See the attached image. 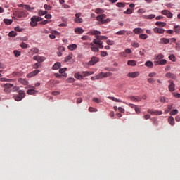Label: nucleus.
<instances>
[{"mask_svg":"<svg viewBox=\"0 0 180 180\" xmlns=\"http://www.w3.org/2000/svg\"><path fill=\"white\" fill-rule=\"evenodd\" d=\"M93 102H96V103H101V102H102V101H101L99 98H93Z\"/></svg>","mask_w":180,"mask_h":180,"instance_id":"nucleus-56","label":"nucleus"},{"mask_svg":"<svg viewBox=\"0 0 180 180\" xmlns=\"http://www.w3.org/2000/svg\"><path fill=\"white\" fill-rule=\"evenodd\" d=\"M75 33L77 34H82V33H84V29L77 27L75 30Z\"/></svg>","mask_w":180,"mask_h":180,"instance_id":"nucleus-25","label":"nucleus"},{"mask_svg":"<svg viewBox=\"0 0 180 180\" xmlns=\"http://www.w3.org/2000/svg\"><path fill=\"white\" fill-rule=\"evenodd\" d=\"M13 19H22V18H26L27 16V13L26 11H16L13 12Z\"/></svg>","mask_w":180,"mask_h":180,"instance_id":"nucleus-2","label":"nucleus"},{"mask_svg":"<svg viewBox=\"0 0 180 180\" xmlns=\"http://www.w3.org/2000/svg\"><path fill=\"white\" fill-rule=\"evenodd\" d=\"M65 71H67V68H60L59 70L60 74H63V77H67V73H65Z\"/></svg>","mask_w":180,"mask_h":180,"instance_id":"nucleus-23","label":"nucleus"},{"mask_svg":"<svg viewBox=\"0 0 180 180\" xmlns=\"http://www.w3.org/2000/svg\"><path fill=\"white\" fill-rule=\"evenodd\" d=\"M59 68H61V63H60V62L56 63L52 66V70H58Z\"/></svg>","mask_w":180,"mask_h":180,"instance_id":"nucleus-20","label":"nucleus"},{"mask_svg":"<svg viewBox=\"0 0 180 180\" xmlns=\"http://www.w3.org/2000/svg\"><path fill=\"white\" fill-rule=\"evenodd\" d=\"M175 33H180V26L179 25H174V26Z\"/></svg>","mask_w":180,"mask_h":180,"instance_id":"nucleus-41","label":"nucleus"},{"mask_svg":"<svg viewBox=\"0 0 180 180\" xmlns=\"http://www.w3.org/2000/svg\"><path fill=\"white\" fill-rule=\"evenodd\" d=\"M116 6H117V8H124L126 5L124 3L118 2L116 4Z\"/></svg>","mask_w":180,"mask_h":180,"instance_id":"nucleus-43","label":"nucleus"},{"mask_svg":"<svg viewBox=\"0 0 180 180\" xmlns=\"http://www.w3.org/2000/svg\"><path fill=\"white\" fill-rule=\"evenodd\" d=\"M103 72H101L99 75H96V79H102V78H103Z\"/></svg>","mask_w":180,"mask_h":180,"instance_id":"nucleus-53","label":"nucleus"},{"mask_svg":"<svg viewBox=\"0 0 180 180\" xmlns=\"http://www.w3.org/2000/svg\"><path fill=\"white\" fill-rule=\"evenodd\" d=\"M124 15H131L133 13V11L130 8L127 9L125 11H124Z\"/></svg>","mask_w":180,"mask_h":180,"instance_id":"nucleus-44","label":"nucleus"},{"mask_svg":"<svg viewBox=\"0 0 180 180\" xmlns=\"http://www.w3.org/2000/svg\"><path fill=\"white\" fill-rule=\"evenodd\" d=\"M19 90V86H14L11 89V92H18V91Z\"/></svg>","mask_w":180,"mask_h":180,"instance_id":"nucleus-60","label":"nucleus"},{"mask_svg":"<svg viewBox=\"0 0 180 180\" xmlns=\"http://www.w3.org/2000/svg\"><path fill=\"white\" fill-rule=\"evenodd\" d=\"M20 82L21 83V84H22L23 85H27L28 84H29V82H27L26 79H21L20 80Z\"/></svg>","mask_w":180,"mask_h":180,"instance_id":"nucleus-49","label":"nucleus"},{"mask_svg":"<svg viewBox=\"0 0 180 180\" xmlns=\"http://www.w3.org/2000/svg\"><path fill=\"white\" fill-rule=\"evenodd\" d=\"M33 60L37 61L39 63H43V61L46 60V58H44V56H35L33 57Z\"/></svg>","mask_w":180,"mask_h":180,"instance_id":"nucleus-7","label":"nucleus"},{"mask_svg":"<svg viewBox=\"0 0 180 180\" xmlns=\"http://www.w3.org/2000/svg\"><path fill=\"white\" fill-rule=\"evenodd\" d=\"M169 84V92H174L175 91V84H174V81L172 80H169L168 81Z\"/></svg>","mask_w":180,"mask_h":180,"instance_id":"nucleus-11","label":"nucleus"},{"mask_svg":"<svg viewBox=\"0 0 180 180\" xmlns=\"http://www.w3.org/2000/svg\"><path fill=\"white\" fill-rule=\"evenodd\" d=\"M145 65L149 68H153V67H154V63H153L151 60H148L145 63Z\"/></svg>","mask_w":180,"mask_h":180,"instance_id":"nucleus-21","label":"nucleus"},{"mask_svg":"<svg viewBox=\"0 0 180 180\" xmlns=\"http://www.w3.org/2000/svg\"><path fill=\"white\" fill-rule=\"evenodd\" d=\"M87 34H91V36H95L96 37V36H99L98 34H101V32L98 31V30H90L89 32H87Z\"/></svg>","mask_w":180,"mask_h":180,"instance_id":"nucleus-14","label":"nucleus"},{"mask_svg":"<svg viewBox=\"0 0 180 180\" xmlns=\"http://www.w3.org/2000/svg\"><path fill=\"white\" fill-rule=\"evenodd\" d=\"M89 112H98V109L94 108L93 107H89Z\"/></svg>","mask_w":180,"mask_h":180,"instance_id":"nucleus-59","label":"nucleus"},{"mask_svg":"<svg viewBox=\"0 0 180 180\" xmlns=\"http://www.w3.org/2000/svg\"><path fill=\"white\" fill-rule=\"evenodd\" d=\"M12 22H13V20H11V19H4V22L8 25H12Z\"/></svg>","mask_w":180,"mask_h":180,"instance_id":"nucleus-35","label":"nucleus"},{"mask_svg":"<svg viewBox=\"0 0 180 180\" xmlns=\"http://www.w3.org/2000/svg\"><path fill=\"white\" fill-rule=\"evenodd\" d=\"M29 88H32L31 89H28L27 91V94L28 95H36V94H37V91H36V87L33 86H29Z\"/></svg>","mask_w":180,"mask_h":180,"instance_id":"nucleus-5","label":"nucleus"},{"mask_svg":"<svg viewBox=\"0 0 180 180\" xmlns=\"http://www.w3.org/2000/svg\"><path fill=\"white\" fill-rule=\"evenodd\" d=\"M103 78H108V77H110L112 75V73L110 72H107L105 73L103 72Z\"/></svg>","mask_w":180,"mask_h":180,"instance_id":"nucleus-40","label":"nucleus"},{"mask_svg":"<svg viewBox=\"0 0 180 180\" xmlns=\"http://www.w3.org/2000/svg\"><path fill=\"white\" fill-rule=\"evenodd\" d=\"M137 62H136L135 60H128L127 62V65H131V67H134L135 65H136Z\"/></svg>","mask_w":180,"mask_h":180,"instance_id":"nucleus-30","label":"nucleus"},{"mask_svg":"<svg viewBox=\"0 0 180 180\" xmlns=\"http://www.w3.org/2000/svg\"><path fill=\"white\" fill-rule=\"evenodd\" d=\"M160 65H165L167 64V60L165 59H162L160 60Z\"/></svg>","mask_w":180,"mask_h":180,"instance_id":"nucleus-61","label":"nucleus"},{"mask_svg":"<svg viewBox=\"0 0 180 180\" xmlns=\"http://www.w3.org/2000/svg\"><path fill=\"white\" fill-rule=\"evenodd\" d=\"M144 19H154L155 18V15L150 14L149 15H143Z\"/></svg>","mask_w":180,"mask_h":180,"instance_id":"nucleus-38","label":"nucleus"},{"mask_svg":"<svg viewBox=\"0 0 180 180\" xmlns=\"http://www.w3.org/2000/svg\"><path fill=\"white\" fill-rule=\"evenodd\" d=\"M15 32H23L25 30L23 28H20V27H15Z\"/></svg>","mask_w":180,"mask_h":180,"instance_id":"nucleus-58","label":"nucleus"},{"mask_svg":"<svg viewBox=\"0 0 180 180\" xmlns=\"http://www.w3.org/2000/svg\"><path fill=\"white\" fill-rule=\"evenodd\" d=\"M134 33H135V34H140V33H143V29L141 28H135L133 30Z\"/></svg>","mask_w":180,"mask_h":180,"instance_id":"nucleus-27","label":"nucleus"},{"mask_svg":"<svg viewBox=\"0 0 180 180\" xmlns=\"http://www.w3.org/2000/svg\"><path fill=\"white\" fill-rule=\"evenodd\" d=\"M58 34V32L55 31L54 32H53L52 34H49V37L50 39H56V35Z\"/></svg>","mask_w":180,"mask_h":180,"instance_id":"nucleus-39","label":"nucleus"},{"mask_svg":"<svg viewBox=\"0 0 180 180\" xmlns=\"http://www.w3.org/2000/svg\"><path fill=\"white\" fill-rule=\"evenodd\" d=\"M153 32L155 33H158L159 34H164L165 30H164L162 28L155 27L153 29Z\"/></svg>","mask_w":180,"mask_h":180,"instance_id":"nucleus-16","label":"nucleus"},{"mask_svg":"<svg viewBox=\"0 0 180 180\" xmlns=\"http://www.w3.org/2000/svg\"><path fill=\"white\" fill-rule=\"evenodd\" d=\"M40 73V70H35L32 72H31L30 73L27 75V78H32V77H36V75H37V74Z\"/></svg>","mask_w":180,"mask_h":180,"instance_id":"nucleus-8","label":"nucleus"},{"mask_svg":"<svg viewBox=\"0 0 180 180\" xmlns=\"http://www.w3.org/2000/svg\"><path fill=\"white\" fill-rule=\"evenodd\" d=\"M162 58H164V55L162 54H159L156 56V60H161Z\"/></svg>","mask_w":180,"mask_h":180,"instance_id":"nucleus-54","label":"nucleus"},{"mask_svg":"<svg viewBox=\"0 0 180 180\" xmlns=\"http://www.w3.org/2000/svg\"><path fill=\"white\" fill-rule=\"evenodd\" d=\"M44 9H46V11H51V6H49L47 4H45L44 6Z\"/></svg>","mask_w":180,"mask_h":180,"instance_id":"nucleus-62","label":"nucleus"},{"mask_svg":"<svg viewBox=\"0 0 180 180\" xmlns=\"http://www.w3.org/2000/svg\"><path fill=\"white\" fill-rule=\"evenodd\" d=\"M148 38V35L146 34H141L139 35V39H141V40H146Z\"/></svg>","mask_w":180,"mask_h":180,"instance_id":"nucleus-34","label":"nucleus"},{"mask_svg":"<svg viewBox=\"0 0 180 180\" xmlns=\"http://www.w3.org/2000/svg\"><path fill=\"white\" fill-rule=\"evenodd\" d=\"M174 115H178V110L175 109L170 112L171 116H174Z\"/></svg>","mask_w":180,"mask_h":180,"instance_id":"nucleus-50","label":"nucleus"},{"mask_svg":"<svg viewBox=\"0 0 180 180\" xmlns=\"http://www.w3.org/2000/svg\"><path fill=\"white\" fill-rule=\"evenodd\" d=\"M24 6L27 11H29V12H32V11L34 9V7L31 8L29 5H25Z\"/></svg>","mask_w":180,"mask_h":180,"instance_id":"nucleus-47","label":"nucleus"},{"mask_svg":"<svg viewBox=\"0 0 180 180\" xmlns=\"http://www.w3.org/2000/svg\"><path fill=\"white\" fill-rule=\"evenodd\" d=\"M166 78H171L172 79H176V75L172 72H167L165 74Z\"/></svg>","mask_w":180,"mask_h":180,"instance_id":"nucleus-17","label":"nucleus"},{"mask_svg":"<svg viewBox=\"0 0 180 180\" xmlns=\"http://www.w3.org/2000/svg\"><path fill=\"white\" fill-rule=\"evenodd\" d=\"M169 60H171V61H173V63H175L176 60H175V56L174 55H170L169 56Z\"/></svg>","mask_w":180,"mask_h":180,"instance_id":"nucleus-57","label":"nucleus"},{"mask_svg":"<svg viewBox=\"0 0 180 180\" xmlns=\"http://www.w3.org/2000/svg\"><path fill=\"white\" fill-rule=\"evenodd\" d=\"M26 96V93H25V91L23 90H19L18 91V94H15L13 96V98L15 101L17 102H20V101H22L23 98Z\"/></svg>","mask_w":180,"mask_h":180,"instance_id":"nucleus-3","label":"nucleus"},{"mask_svg":"<svg viewBox=\"0 0 180 180\" xmlns=\"http://www.w3.org/2000/svg\"><path fill=\"white\" fill-rule=\"evenodd\" d=\"M161 13H162V15H164L165 16H167V18H172V16H174L172 13H171V11H169L168 10H162L161 11Z\"/></svg>","mask_w":180,"mask_h":180,"instance_id":"nucleus-6","label":"nucleus"},{"mask_svg":"<svg viewBox=\"0 0 180 180\" xmlns=\"http://www.w3.org/2000/svg\"><path fill=\"white\" fill-rule=\"evenodd\" d=\"M107 44H108V46H113V44H115V41L108 39L107 40Z\"/></svg>","mask_w":180,"mask_h":180,"instance_id":"nucleus-63","label":"nucleus"},{"mask_svg":"<svg viewBox=\"0 0 180 180\" xmlns=\"http://www.w3.org/2000/svg\"><path fill=\"white\" fill-rule=\"evenodd\" d=\"M4 91L6 94H11V92H12V90L11 89V88H13V84H9V83H6L5 84H4Z\"/></svg>","mask_w":180,"mask_h":180,"instance_id":"nucleus-4","label":"nucleus"},{"mask_svg":"<svg viewBox=\"0 0 180 180\" xmlns=\"http://www.w3.org/2000/svg\"><path fill=\"white\" fill-rule=\"evenodd\" d=\"M140 75V72H129L127 75V77L129 78H136Z\"/></svg>","mask_w":180,"mask_h":180,"instance_id":"nucleus-12","label":"nucleus"},{"mask_svg":"<svg viewBox=\"0 0 180 180\" xmlns=\"http://www.w3.org/2000/svg\"><path fill=\"white\" fill-rule=\"evenodd\" d=\"M0 81H1L2 82H11V81H12V79L2 77L0 79Z\"/></svg>","mask_w":180,"mask_h":180,"instance_id":"nucleus-48","label":"nucleus"},{"mask_svg":"<svg viewBox=\"0 0 180 180\" xmlns=\"http://www.w3.org/2000/svg\"><path fill=\"white\" fill-rule=\"evenodd\" d=\"M91 51H94V53H98V51H99V48H98L96 46H91Z\"/></svg>","mask_w":180,"mask_h":180,"instance_id":"nucleus-46","label":"nucleus"},{"mask_svg":"<svg viewBox=\"0 0 180 180\" xmlns=\"http://www.w3.org/2000/svg\"><path fill=\"white\" fill-rule=\"evenodd\" d=\"M31 51H32V53H35V54H37V53H39V49L37 48H33Z\"/></svg>","mask_w":180,"mask_h":180,"instance_id":"nucleus-64","label":"nucleus"},{"mask_svg":"<svg viewBox=\"0 0 180 180\" xmlns=\"http://www.w3.org/2000/svg\"><path fill=\"white\" fill-rule=\"evenodd\" d=\"M20 47L22 49H27V44L26 43H25V42H22L20 44Z\"/></svg>","mask_w":180,"mask_h":180,"instance_id":"nucleus-55","label":"nucleus"},{"mask_svg":"<svg viewBox=\"0 0 180 180\" xmlns=\"http://www.w3.org/2000/svg\"><path fill=\"white\" fill-rule=\"evenodd\" d=\"M22 53L20 51L18 50H14L13 51V54L15 57H19Z\"/></svg>","mask_w":180,"mask_h":180,"instance_id":"nucleus-42","label":"nucleus"},{"mask_svg":"<svg viewBox=\"0 0 180 180\" xmlns=\"http://www.w3.org/2000/svg\"><path fill=\"white\" fill-rule=\"evenodd\" d=\"M96 19L98 22H101V25L102 21L105 20L104 19H106V15L105 14L99 15L97 16Z\"/></svg>","mask_w":180,"mask_h":180,"instance_id":"nucleus-18","label":"nucleus"},{"mask_svg":"<svg viewBox=\"0 0 180 180\" xmlns=\"http://www.w3.org/2000/svg\"><path fill=\"white\" fill-rule=\"evenodd\" d=\"M156 26H159L160 27H165L166 26L167 23L164 22H155Z\"/></svg>","mask_w":180,"mask_h":180,"instance_id":"nucleus-28","label":"nucleus"},{"mask_svg":"<svg viewBox=\"0 0 180 180\" xmlns=\"http://www.w3.org/2000/svg\"><path fill=\"white\" fill-rule=\"evenodd\" d=\"M72 58V53H70L65 58V63H68V61H70V60H71Z\"/></svg>","mask_w":180,"mask_h":180,"instance_id":"nucleus-36","label":"nucleus"},{"mask_svg":"<svg viewBox=\"0 0 180 180\" xmlns=\"http://www.w3.org/2000/svg\"><path fill=\"white\" fill-rule=\"evenodd\" d=\"M148 113H150V115H155L156 116H160L162 115V111H158V110L153 111L152 110H148Z\"/></svg>","mask_w":180,"mask_h":180,"instance_id":"nucleus-15","label":"nucleus"},{"mask_svg":"<svg viewBox=\"0 0 180 180\" xmlns=\"http://www.w3.org/2000/svg\"><path fill=\"white\" fill-rule=\"evenodd\" d=\"M75 78H76V79H84V76L79 73H75Z\"/></svg>","mask_w":180,"mask_h":180,"instance_id":"nucleus-29","label":"nucleus"},{"mask_svg":"<svg viewBox=\"0 0 180 180\" xmlns=\"http://www.w3.org/2000/svg\"><path fill=\"white\" fill-rule=\"evenodd\" d=\"M68 49H69V50L72 51H74V50H75L77 49V44H73L69 45L68 46Z\"/></svg>","mask_w":180,"mask_h":180,"instance_id":"nucleus-31","label":"nucleus"},{"mask_svg":"<svg viewBox=\"0 0 180 180\" xmlns=\"http://www.w3.org/2000/svg\"><path fill=\"white\" fill-rule=\"evenodd\" d=\"M130 100L132 101L133 102H141V97L136 96H131L129 97Z\"/></svg>","mask_w":180,"mask_h":180,"instance_id":"nucleus-13","label":"nucleus"},{"mask_svg":"<svg viewBox=\"0 0 180 180\" xmlns=\"http://www.w3.org/2000/svg\"><path fill=\"white\" fill-rule=\"evenodd\" d=\"M102 40H108V37L106 36H96V39L93 40L94 44H96L99 46V49H103V45Z\"/></svg>","mask_w":180,"mask_h":180,"instance_id":"nucleus-1","label":"nucleus"},{"mask_svg":"<svg viewBox=\"0 0 180 180\" xmlns=\"http://www.w3.org/2000/svg\"><path fill=\"white\" fill-rule=\"evenodd\" d=\"M82 40H84V41L91 40V37H89L88 35H84L82 37Z\"/></svg>","mask_w":180,"mask_h":180,"instance_id":"nucleus-51","label":"nucleus"},{"mask_svg":"<svg viewBox=\"0 0 180 180\" xmlns=\"http://www.w3.org/2000/svg\"><path fill=\"white\" fill-rule=\"evenodd\" d=\"M108 99H110L111 101H113L114 102H118V103L122 102V100L116 98L115 97H112V96L108 97Z\"/></svg>","mask_w":180,"mask_h":180,"instance_id":"nucleus-33","label":"nucleus"},{"mask_svg":"<svg viewBox=\"0 0 180 180\" xmlns=\"http://www.w3.org/2000/svg\"><path fill=\"white\" fill-rule=\"evenodd\" d=\"M92 74H94V72H91V71H86V72H82V75H83V78L84 77H89V75H92Z\"/></svg>","mask_w":180,"mask_h":180,"instance_id":"nucleus-22","label":"nucleus"},{"mask_svg":"<svg viewBox=\"0 0 180 180\" xmlns=\"http://www.w3.org/2000/svg\"><path fill=\"white\" fill-rule=\"evenodd\" d=\"M168 122L171 126H174L175 124V119H174L172 116H170L168 117Z\"/></svg>","mask_w":180,"mask_h":180,"instance_id":"nucleus-24","label":"nucleus"},{"mask_svg":"<svg viewBox=\"0 0 180 180\" xmlns=\"http://www.w3.org/2000/svg\"><path fill=\"white\" fill-rule=\"evenodd\" d=\"M39 67H40L39 63H37L32 65V68H34L35 70H37V68H39Z\"/></svg>","mask_w":180,"mask_h":180,"instance_id":"nucleus-52","label":"nucleus"},{"mask_svg":"<svg viewBox=\"0 0 180 180\" xmlns=\"http://www.w3.org/2000/svg\"><path fill=\"white\" fill-rule=\"evenodd\" d=\"M169 43V39L168 38H161L160 39V44H168Z\"/></svg>","mask_w":180,"mask_h":180,"instance_id":"nucleus-19","label":"nucleus"},{"mask_svg":"<svg viewBox=\"0 0 180 180\" xmlns=\"http://www.w3.org/2000/svg\"><path fill=\"white\" fill-rule=\"evenodd\" d=\"M98 62H99V58L94 56L91 58V60L89 62V65H95V64H96V63H98Z\"/></svg>","mask_w":180,"mask_h":180,"instance_id":"nucleus-9","label":"nucleus"},{"mask_svg":"<svg viewBox=\"0 0 180 180\" xmlns=\"http://www.w3.org/2000/svg\"><path fill=\"white\" fill-rule=\"evenodd\" d=\"M81 17V13H78L75 14V23H82V18Z\"/></svg>","mask_w":180,"mask_h":180,"instance_id":"nucleus-10","label":"nucleus"},{"mask_svg":"<svg viewBox=\"0 0 180 180\" xmlns=\"http://www.w3.org/2000/svg\"><path fill=\"white\" fill-rule=\"evenodd\" d=\"M116 34L117 36H124V34H126V30H122L118 31L116 32Z\"/></svg>","mask_w":180,"mask_h":180,"instance_id":"nucleus-32","label":"nucleus"},{"mask_svg":"<svg viewBox=\"0 0 180 180\" xmlns=\"http://www.w3.org/2000/svg\"><path fill=\"white\" fill-rule=\"evenodd\" d=\"M30 26H32V27L37 26V21L33 19V17L31 18Z\"/></svg>","mask_w":180,"mask_h":180,"instance_id":"nucleus-26","label":"nucleus"},{"mask_svg":"<svg viewBox=\"0 0 180 180\" xmlns=\"http://www.w3.org/2000/svg\"><path fill=\"white\" fill-rule=\"evenodd\" d=\"M8 36H9V37H15L18 36V33H16L15 31H11L8 33Z\"/></svg>","mask_w":180,"mask_h":180,"instance_id":"nucleus-37","label":"nucleus"},{"mask_svg":"<svg viewBox=\"0 0 180 180\" xmlns=\"http://www.w3.org/2000/svg\"><path fill=\"white\" fill-rule=\"evenodd\" d=\"M33 19L37 22H40V20H43V18H41V17H39V16H33L32 20Z\"/></svg>","mask_w":180,"mask_h":180,"instance_id":"nucleus-45","label":"nucleus"}]
</instances>
